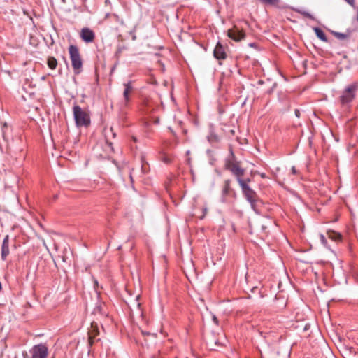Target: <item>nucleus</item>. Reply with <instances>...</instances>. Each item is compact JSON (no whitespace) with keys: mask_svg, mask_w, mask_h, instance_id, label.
Returning a JSON list of instances; mask_svg holds the SVG:
<instances>
[{"mask_svg":"<svg viewBox=\"0 0 358 358\" xmlns=\"http://www.w3.org/2000/svg\"><path fill=\"white\" fill-rule=\"evenodd\" d=\"M73 112L77 127H87L90 125V115L85 110H83L79 106H74Z\"/></svg>","mask_w":358,"mask_h":358,"instance_id":"f257e3e1","label":"nucleus"},{"mask_svg":"<svg viewBox=\"0 0 358 358\" xmlns=\"http://www.w3.org/2000/svg\"><path fill=\"white\" fill-rule=\"evenodd\" d=\"M70 59L74 73L78 74L80 73L83 66V61L77 46L71 45L69 48Z\"/></svg>","mask_w":358,"mask_h":358,"instance_id":"f03ea898","label":"nucleus"},{"mask_svg":"<svg viewBox=\"0 0 358 358\" xmlns=\"http://www.w3.org/2000/svg\"><path fill=\"white\" fill-rule=\"evenodd\" d=\"M358 90V84L352 83L348 85L340 96V102L342 106H348L355 98Z\"/></svg>","mask_w":358,"mask_h":358,"instance_id":"7ed1b4c3","label":"nucleus"},{"mask_svg":"<svg viewBox=\"0 0 358 358\" xmlns=\"http://www.w3.org/2000/svg\"><path fill=\"white\" fill-rule=\"evenodd\" d=\"M239 185L241 187L242 192L246 199L250 202L252 208H255V205L257 201V195L256 192L252 189L248 185L245 184L244 181L239 180Z\"/></svg>","mask_w":358,"mask_h":358,"instance_id":"20e7f679","label":"nucleus"},{"mask_svg":"<svg viewBox=\"0 0 358 358\" xmlns=\"http://www.w3.org/2000/svg\"><path fill=\"white\" fill-rule=\"evenodd\" d=\"M226 167L236 177V180L239 183V180H242L241 177L245 173V169L241 167L240 162L234 159H229L226 163Z\"/></svg>","mask_w":358,"mask_h":358,"instance_id":"39448f33","label":"nucleus"},{"mask_svg":"<svg viewBox=\"0 0 358 358\" xmlns=\"http://www.w3.org/2000/svg\"><path fill=\"white\" fill-rule=\"evenodd\" d=\"M31 358H47L48 350L45 345L38 344L34 345L29 351Z\"/></svg>","mask_w":358,"mask_h":358,"instance_id":"423d86ee","label":"nucleus"},{"mask_svg":"<svg viewBox=\"0 0 358 358\" xmlns=\"http://www.w3.org/2000/svg\"><path fill=\"white\" fill-rule=\"evenodd\" d=\"M245 33L236 26L228 30V36L235 41H240L245 38Z\"/></svg>","mask_w":358,"mask_h":358,"instance_id":"0eeeda50","label":"nucleus"},{"mask_svg":"<svg viewBox=\"0 0 358 358\" xmlns=\"http://www.w3.org/2000/svg\"><path fill=\"white\" fill-rule=\"evenodd\" d=\"M80 36L81 39L87 43L93 42L95 38L94 31L87 27L81 29Z\"/></svg>","mask_w":358,"mask_h":358,"instance_id":"6e6552de","label":"nucleus"},{"mask_svg":"<svg viewBox=\"0 0 358 358\" xmlns=\"http://www.w3.org/2000/svg\"><path fill=\"white\" fill-rule=\"evenodd\" d=\"M213 54L214 57L217 59H224L227 57L224 48L220 43H217Z\"/></svg>","mask_w":358,"mask_h":358,"instance_id":"1a4fd4ad","label":"nucleus"},{"mask_svg":"<svg viewBox=\"0 0 358 358\" xmlns=\"http://www.w3.org/2000/svg\"><path fill=\"white\" fill-rule=\"evenodd\" d=\"M9 252V236L6 235L3 238L1 245V259L6 260Z\"/></svg>","mask_w":358,"mask_h":358,"instance_id":"9d476101","label":"nucleus"},{"mask_svg":"<svg viewBox=\"0 0 358 358\" xmlns=\"http://www.w3.org/2000/svg\"><path fill=\"white\" fill-rule=\"evenodd\" d=\"M124 90L123 92V96H124V99L125 101V104H127V103L129 100V94L132 92L133 87H132L130 82H129L127 83H124Z\"/></svg>","mask_w":358,"mask_h":358,"instance_id":"9b49d317","label":"nucleus"},{"mask_svg":"<svg viewBox=\"0 0 358 358\" xmlns=\"http://www.w3.org/2000/svg\"><path fill=\"white\" fill-rule=\"evenodd\" d=\"M231 191V187H230V181L228 180H226L224 182V188L222 189V196H223V199H222V201H224V197L229 194Z\"/></svg>","mask_w":358,"mask_h":358,"instance_id":"f8f14e48","label":"nucleus"},{"mask_svg":"<svg viewBox=\"0 0 358 358\" xmlns=\"http://www.w3.org/2000/svg\"><path fill=\"white\" fill-rule=\"evenodd\" d=\"M327 235L329 238L335 241H338L341 239V235L334 231H328Z\"/></svg>","mask_w":358,"mask_h":358,"instance_id":"ddd939ff","label":"nucleus"},{"mask_svg":"<svg viewBox=\"0 0 358 358\" xmlns=\"http://www.w3.org/2000/svg\"><path fill=\"white\" fill-rule=\"evenodd\" d=\"M314 31H315V33L316 34V36L322 41H327V38L326 37V35L324 33V31L318 28V27H316L314 29Z\"/></svg>","mask_w":358,"mask_h":358,"instance_id":"4468645a","label":"nucleus"},{"mask_svg":"<svg viewBox=\"0 0 358 358\" xmlns=\"http://www.w3.org/2000/svg\"><path fill=\"white\" fill-rule=\"evenodd\" d=\"M48 65L51 69H55L57 65V59L55 57H49L48 59Z\"/></svg>","mask_w":358,"mask_h":358,"instance_id":"2eb2a0df","label":"nucleus"},{"mask_svg":"<svg viewBox=\"0 0 358 358\" xmlns=\"http://www.w3.org/2000/svg\"><path fill=\"white\" fill-rule=\"evenodd\" d=\"M261 3L271 6H277L280 0H259Z\"/></svg>","mask_w":358,"mask_h":358,"instance_id":"dca6fc26","label":"nucleus"},{"mask_svg":"<svg viewBox=\"0 0 358 358\" xmlns=\"http://www.w3.org/2000/svg\"><path fill=\"white\" fill-rule=\"evenodd\" d=\"M218 345L219 344L217 341L214 342L213 340L207 341V346L210 350H215V347Z\"/></svg>","mask_w":358,"mask_h":358,"instance_id":"f3484780","label":"nucleus"},{"mask_svg":"<svg viewBox=\"0 0 358 358\" xmlns=\"http://www.w3.org/2000/svg\"><path fill=\"white\" fill-rule=\"evenodd\" d=\"M334 35L338 39L344 40L348 38L349 35L347 34L340 33V32H334Z\"/></svg>","mask_w":358,"mask_h":358,"instance_id":"a211bd4d","label":"nucleus"},{"mask_svg":"<svg viewBox=\"0 0 358 358\" xmlns=\"http://www.w3.org/2000/svg\"><path fill=\"white\" fill-rule=\"evenodd\" d=\"M139 298H140V295L138 294L136 296V299L134 301L133 306L134 307H136L139 310V312L141 313V310H140L141 303L138 302Z\"/></svg>","mask_w":358,"mask_h":358,"instance_id":"6ab92c4d","label":"nucleus"},{"mask_svg":"<svg viewBox=\"0 0 358 358\" xmlns=\"http://www.w3.org/2000/svg\"><path fill=\"white\" fill-rule=\"evenodd\" d=\"M161 160L164 162L165 164H169L171 162V159L170 157H169L166 155H163L161 157Z\"/></svg>","mask_w":358,"mask_h":358,"instance_id":"aec40b11","label":"nucleus"},{"mask_svg":"<svg viewBox=\"0 0 358 358\" xmlns=\"http://www.w3.org/2000/svg\"><path fill=\"white\" fill-rule=\"evenodd\" d=\"M6 129H8V125L6 122H4L3 124H2V126H1V132H2V135L4 138L6 136Z\"/></svg>","mask_w":358,"mask_h":358,"instance_id":"412c9836","label":"nucleus"},{"mask_svg":"<svg viewBox=\"0 0 358 358\" xmlns=\"http://www.w3.org/2000/svg\"><path fill=\"white\" fill-rule=\"evenodd\" d=\"M92 333L94 336H96L98 334L97 325L94 323H92Z\"/></svg>","mask_w":358,"mask_h":358,"instance_id":"4be33fe9","label":"nucleus"},{"mask_svg":"<svg viewBox=\"0 0 358 358\" xmlns=\"http://www.w3.org/2000/svg\"><path fill=\"white\" fill-rule=\"evenodd\" d=\"M105 307L104 304H100V306L98 308H99L100 314H106L105 311L103 310V308Z\"/></svg>","mask_w":358,"mask_h":358,"instance_id":"5701e85b","label":"nucleus"},{"mask_svg":"<svg viewBox=\"0 0 358 358\" xmlns=\"http://www.w3.org/2000/svg\"><path fill=\"white\" fill-rule=\"evenodd\" d=\"M301 13H302V15L303 16H305L306 17H308V18L312 19V20L313 19V15L311 14L307 13V12H302Z\"/></svg>","mask_w":358,"mask_h":358,"instance_id":"b1692460","label":"nucleus"},{"mask_svg":"<svg viewBox=\"0 0 358 358\" xmlns=\"http://www.w3.org/2000/svg\"><path fill=\"white\" fill-rule=\"evenodd\" d=\"M347 3H348L350 6H355V0H345Z\"/></svg>","mask_w":358,"mask_h":358,"instance_id":"393cba45","label":"nucleus"},{"mask_svg":"<svg viewBox=\"0 0 358 358\" xmlns=\"http://www.w3.org/2000/svg\"><path fill=\"white\" fill-rule=\"evenodd\" d=\"M212 318H213V321L214 322V323L217 325L218 324V320L216 317V316L213 315Z\"/></svg>","mask_w":358,"mask_h":358,"instance_id":"a878e982","label":"nucleus"},{"mask_svg":"<svg viewBox=\"0 0 358 358\" xmlns=\"http://www.w3.org/2000/svg\"><path fill=\"white\" fill-rule=\"evenodd\" d=\"M242 181H244L245 184L248 185V183L250 182V178H245V179L242 178Z\"/></svg>","mask_w":358,"mask_h":358,"instance_id":"bb28decb","label":"nucleus"},{"mask_svg":"<svg viewBox=\"0 0 358 358\" xmlns=\"http://www.w3.org/2000/svg\"><path fill=\"white\" fill-rule=\"evenodd\" d=\"M109 131L111 133V135L113 136V138H115V136H116V134H115V133L113 131V128H110V130H109Z\"/></svg>","mask_w":358,"mask_h":358,"instance_id":"cd10ccee","label":"nucleus"},{"mask_svg":"<svg viewBox=\"0 0 358 358\" xmlns=\"http://www.w3.org/2000/svg\"><path fill=\"white\" fill-rule=\"evenodd\" d=\"M295 115H296L297 117H300V111H299L298 109H296V110H295Z\"/></svg>","mask_w":358,"mask_h":358,"instance_id":"c85d7f7f","label":"nucleus"},{"mask_svg":"<svg viewBox=\"0 0 358 358\" xmlns=\"http://www.w3.org/2000/svg\"><path fill=\"white\" fill-rule=\"evenodd\" d=\"M292 173L293 174H296V168L294 166H292Z\"/></svg>","mask_w":358,"mask_h":358,"instance_id":"c756f323","label":"nucleus"},{"mask_svg":"<svg viewBox=\"0 0 358 358\" xmlns=\"http://www.w3.org/2000/svg\"><path fill=\"white\" fill-rule=\"evenodd\" d=\"M106 143H107L108 145L111 148V150H113L112 143L109 142L108 139L106 140Z\"/></svg>","mask_w":358,"mask_h":358,"instance_id":"7c9ffc66","label":"nucleus"},{"mask_svg":"<svg viewBox=\"0 0 358 358\" xmlns=\"http://www.w3.org/2000/svg\"><path fill=\"white\" fill-rule=\"evenodd\" d=\"M22 355H23V357H24V358H28V354H27V352H24L22 353Z\"/></svg>","mask_w":358,"mask_h":358,"instance_id":"2f4dec72","label":"nucleus"},{"mask_svg":"<svg viewBox=\"0 0 358 358\" xmlns=\"http://www.w3.org/2000/svg\"><path fill=\"white\" fill-rule=\"evenodd\" d=\"M320 237H321V240H322V241L323 243H324V242L326 241H325V238H324V236L323 235H321V236H320Z\"/></svg>","mask_w":358,"mask_h":358,"instance_id":"473e14b6","label":"nucleus"},{"mask_svg":"<svg viewBox=\"0 0 358 358\" xmlns=\"http://www.w3.org/2000/svg\"><path fill=\"white\" fill-rule=\"evenodd\" d=\"M260 176H261V177H262V178H266V175H265V173H261V174H260Z\"/></svg>","mask_w":358,"mask_h":358,"instance_id":"72a5a7b5","label":"nucleus"},{"mask_svg":"<svg viewBox=\"0 0 358 358\" xmlns=\"http://www.w3.org/2000/svg\"><path fill=\"white\" fill-rule=\"evenodd\" d=\"M357 21H358V7H357Z\"/></svg>","mask_w":358,"mask_h":358,"instance_id":"f704fd0d","label":"nucleus"}]
</instances>
